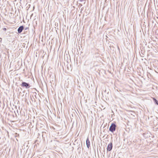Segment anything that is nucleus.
Here are the masks:
<instances>
[{
  "instance_id": "obj_8",
  "label": "nucleus",
  "mask_w": 158,
  "mask_h": 158,
  "mask_svg": "<svg viewBox=\"0 0 158 158\" xmlns=\"http://www.w3.org/2000/svg\"><path fill=\"white\" fill-rule=\"evenodd\" d=\"M3 29H4V30H6V28H4Z\"/></svg>"
},
{
  "instance_id": "obj_5",
  "label": "nucleus",
  "mask_w": 158,
  "mask_h": 158,
  "mask_svg": "<svg viewBox=\"0 0 158 158\" xmlns=\"http://www.w3.org/2000/svg\"><path fill=\"white\" fill-rule=\"evenodd\" d=\"M86 144L87 148H89L90 146V142L88 138L86 140Z\"/></svg>"
},
{
  "instance_id": "obj_4",
  "label": "nucleus",
  "mask_w": 158,
  "mask_h": 158,
  "mask_svg": "<svg viewBox=\"0 0 158 158\" xmlns=\"http://www.w3.org/2000/svg\"><path fill=\"white\" fill-rule=\"evenodd\" d=\"M23 29V26H21L19 27L18 29V33H21Z\"/></svg>"
},
{
  "instance_id": "obj_7",
  "label": "nucleus",
  "mask_w": 158,
  "mask_h": 158,
  "mask_svg": "<svg viewBox=\"0 0 158 158\" xmlns=\"http://www.w3.org/2000/svg\"><path fill=\"white\" fill-rule=\"evenodd\" d=\"M79 0L81 2H83V1H84V0Z\"/></svg>"
},
{
  "instance_id": "obj_10",
  "label": "nucleus",
  "mask_w": 158,
  "mask_h": 158,
  "mask_svg": "<svg viewBox=\"0 0 158 158\" xmlns=\"http://www.w3.org/2000/svg\"><path fill=\"white\" fill-rule=\"evenodd\" d=\"M20 0V1H21V0Z\"/></svg>"
},
{
  "instance_id": "obj_2",
  "label": "nucleus",
  "mask_w": 158,
  "mask_h": 158,
  "mask_svg": "<svg viewBox=\"0 0 158 158\" xmlns=\"http://www.w3.org/2000/svg\"><path fill=\"white\" fill-rule=\"evenodd\" d=\"M21 86L23 87H25L26 88H29L30 87V84L26 82H22Z\"/></svg>"
},
{
  "instance_id": "obj_9",
  "label": "nucleus",
  "mask_w": 158,
  "mask_h": 158,
  "mask_svg": "<svg viewBox=\"0 0 158 158\" xmlns=\"http://www.w3.org/2000/svg\"><path fill=\"white\" fill-rule=\"evenodd\" d=\"M79 4L81 5V6H82V5L81 4Z\"/></svg>"
},
{
  "instance_id": "obj_6",
  "label": "nucleus",
  "mask_w": 158,
  "mask_h": 158,
  "mask_svg": "<svg viewBox=\"0 0 158 158\" xmlns=\"http://www.w3.org/2000/svg\"><path fill=\"white\" fill-rule=\"evenodd\" d=\"M154 101L155 103V104L158 105V101L157 100H156L155 98H153Z\"/></svg>"
},
{
  "instance_id": "obj_1",
  "label": "nucleus",
  "mask_w": 158,
  "mask_h": 158,
  "mask_svg": "<svg viewBox=\"0 0 158 158\" xmlns=\"http://www.w3.org/2000/svg\"><path fill=\"white\" fill-rule=\"evenodd\" d=\"M116 126L115 124L114 123H112L110 127L109 130L112 132H114L116 129Z\"/></svg>"
},
{
  "instance_id": "obj_3",
  "label": "nucleus",
  "mask_w": 158,
  "mask_h": 158,
  "mask_svg": "<svg viewBox=\"0 0 158 158\" xmlns=\"http://www.w3.org/2000/svg\"><path fill=\"white\" fill-rule=\"evenodd\" d=\"M112 148V143H110L108 145L107 147V150L110 151H111Z\"/></svg>"
}]
</instances>
